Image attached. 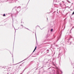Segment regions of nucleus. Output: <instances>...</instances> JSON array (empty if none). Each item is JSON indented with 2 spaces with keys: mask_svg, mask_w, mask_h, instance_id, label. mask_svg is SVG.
Masks as SVG:
<instances>
[{
  "mask_svg": "<svg viewBox=\"0 0 74 74\" xmlns=\"http://www.w3.org/2000/svg\"><path fill=\"white\" fill-rule=\"evenodd\" d=\"M51 11H50V12H49V13H50V12H51Z\"/></svg>",
  "mask_w": 74,
  "mask_h": 74,
  "instance_id": "39448f33",
  "label": "nucleus"
},
{
  "mask_svg": "<svg viewBox=\"0 0 74 74\" xmlns=\"http://www.w3.org/2000/svg\"><path fill=\"white\" fill-rule=\"evenodd\" d=\"M74 14V12H73V13H72V14L73 15Z\"/></svg>",
  "mask_w": 74,
  "mask_h": 74,
  "instance_id": "20e7f679",
  "label": "nucleus"
},
{
  "mask_svg": "<svg viewBox=\"0 0 74 74\" xmlns=\"http://www.w3.org/2000/svg\"><path fill=\"white\" fill-rule=\"evenodd\" d=\"M53 29H51V32H52V31H53Z\"/></svg>",
  "mask_w": 74,
  "mask_h": 74,
  "instance_id": "7ed1b4c3",
  "label": "nucleus"
},
{
  "mask_svg": "<svg viewBox=\"0 0 74 74\" xmlns=\"http://www.w3.org/2000/svg\"><path fill=\"white\" fill-rule=\"evenodd\" d=\"M36 48H37V46H36V47H35V49H34V51H33V52H34L35 51L36 49Z\"/></svg>",
  "mask_w": 74,
  "mask_h": 74,
  "instance_id": "f257e3e1",
  "label": "nucleus"
},
{
  "mask_svg": "<svg viewBox=\"0 0 74 74\" xmlns=\"http://www.w3.org/2000/svg\"><path fill=\"white\" fill-rule=\"evenodd\" d=\"M3 16H5V14H3Z\"/></svg>",
  "mask_w": 74,
  "mask_h": 74,
  "instance_id": "f03ea898",
  "label": "nucleus"
}]
</instances>
